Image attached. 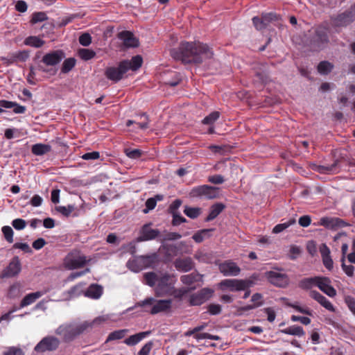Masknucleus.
Wrapping results in <instances>:
<instances>
[{
	"label": "nucleus",
	"instance_id": "e433bc0d",
	"mask_svg": "<svg viewBox=\"0 0 355 355\" xmlns=\"http://www.w3.org/2000/svg\"><path fill=\"white\" fill-rule=\"evenodd\" d=\"M76 60L74 58H70L66 59L62 65L61 72L63 73H67L69 72L75 66Z\"/></svg>",
	"mask_w": 355,
	"mask_h": 355
},
{
	"label": "nucleus",
	"instance_id": "a211bd4d",
	"mask_svg": "<svg viewBox=\"0 0 355 355\" xmlns=\"http://www.w3.org/2000/svg\"><path fill=\"white\" fill-rule=\"evenodd\" d=\"M354 21V15L352 12H345L338 15L333 19L335 26L344 27L350 24Z\"/></svg>",
	"mask_w": 355,
	"mask_h": 355
},
{
	"label": "nucleus",
	"instance_id": "6e6552de",
	"mask_svg": "<svg viewBox=\"0 0 355 355\" xmlns=\"http://www.w3.org/2000/svg\"><path fill=\"white\" fill-rule=\"evenodd\" d=\"M60 340L55 336H46L42 338L35 347L37 352H44L46 351H54L60 345Z\"/></svg>",
	"mask_w": 355,
	"mask_h": 355
},
{
	"label": "nucleus",
	"instance_id": "473e14b6",
	"mask_svg": "<svg viewBox=\"0 0 355 355\" xmlns=\"http://www.w3.org/2000/svg\"><path fill=\"white\" fill-rule=\"evenodd\" d=\"M225 206L221 203H217L214 205L210 209V212L207 216L206 220L210 221L216 218L220 213L223 210Z\"/></svg>",
	"mask_w": 355,
	"mask_h": 355
},
{
	"label": "nucleus",
	"instance_id": "5fc2aeb1",
	"mask_svg": "<svg viewBox=\"0 0 355 355\" xmlns=\"http://www.w3.org/2000/svg\"><path fill=\"white\" fill-rule=\"evenodd\" d=\"M79 42L84 46H89L92 42V37L89 33H83L79 37Z\"/></svg>",
	"mask_w": 355,
	"mask_h": 355
},
{
	"label": "nucleus",
	"instance_id": "2f4dec72",
	"mask_svg": "<svg viewBox=\"0 0 355 355\" xmlns=\"http://www.w3.org/2000/svg\"><path fill=\"white\" fill-rule=\"evenodd\" d=\"M24 43L26 46L40 48L45 44V41L41 40L37 36H29L25 39Z\"/></svg>",
	"mask_w": 355,
	"mask_h": 355
},
{
	"label": "nucleus",
	"instance_id": "393cba45",
	"mask_svg": "<svg viewBox=\"0 0 355 355\" xmlns=\"http://www.w3.org/2000/svg\"><path fill=\"white\" fill-rule=\"evenodd\" d=\"M337 166V162H335L331 165L322 166L315 164H312L311 168L313 171L318 172L322 174H329L335 172Z\"/></svg>",
	"mask_w": 355,
	"mask_h": 355
},
{
	"label": "nucleus",
	"instance_id": "0eeeda50",
	"mask_svg": "<svg viewBox=\"0 0 355 355\" xmlns=\"http://www.w3.org/2000/svg\"><path fill=\"white\" fill-rule=\"evenodd\" d=\"M219 189L209 185H201L193 187L189 196L192 198H204L206 199H214L218 197Z\"/></svg>",
	"mask_w": 355,
	"mask_h": 355
},
{
	"label": "nucleus",
	"instance_id": "f03ea898",
	"mask_svg": "<svg viewBox=\"0 0 355 355\" xmlns=\"http://www.w3.org/2000/svg\"><path fill=\"white\" fill-rule=\"evenodd\" d=\"M146 284L154 286L156 284L155 294L158 297L172 295L174 291V276L168 273L146 272L144 275Z\"/></svg>",
	"mask_w": 355,
	"mask_h": 355
},
{
	"label": "nucleus",
	"instance_id": "f8f14e48",
	"mask_svg": "<svg viewBox=\"0 0 355 355\" xmlns=\"http://www.w3.org/2000/svg\"><path fill=\"white\" fill-rule=\"evenodd\" d=\"M268 281L278 287H285L288 284L289 279L286 274L277 271H269L266 273Z\"/></svg>",
	"mask_w": 355,
	"mask_h": 355
},
{
	"label": "nucleus",
	"instance_id": "ea45409f",
	"mask_svg": "<svg viewBox=\"0 0 355 355\" xmlns=\"http://www.w3.org/2000/svg\"><path fill=\"white\" fill-rule=\"evenodd\" d=\"M184 213L191 218H196L200 214L201 209L186 206L184 209Z\"/></svg>",
	"mask_w": 355,
	"mask_h": 355
},
{
	"label": "nucleus",
	"instance_id": "052dcab7",
	"mask_svg": "<svg viewBox=\"0 0 355 355\" xmlns=\"http://www.w3.org/2000/svg\"><path fill=\"white\" fill-rule=\"evenodd\" d=\"M342 268L345 273L349 276L352 277L354 275V267L352 265H346L345 261L342 262Z\"/></svg>",
	"mask_w": 355,
	"mask_h": 355
},
{
	"label": "nucleus",
	"instance_id": "a878e982",
	"mask_svg": "<svg viewBox=\"0 0 355 355\" xmlns=\"http://www.w3.org/2000/svg\"><path fill=\"white\" fill-rule=\"evenodd\" d=\"M0 107H3L5 108H13V112L15 114H23L26 110L25 106L20 105L15 102L6 100L0 101Z\"/></svg>",
	"mask_w": 355,
	"mask_h": 355
},
{
	"label": "nucleus",
	"instance_id": "6ab92c4d",
	"mask_svg": "<svg viewBox=\"0 0 355 355\" xmlns=\"http://www.w3.org/2000/svg\"><path fill=\"white\" fill-rule=\"evenodd\" d=\"M320 252L321 254L322 263L325 268L329 270H331L334 266V262L331 257V252L327 245L324 243L320 246Z\"/></svg>",
	"mask_w": 355,
	"mask_h": 355
},
{
	"label": "nucleus",
	"instance_id": "4be33fe9",
	"mask_svg": "<svg viewBox=\"0 0 355 355\" xmlns=\"http://www.w3.org/2000/svg\"><path fill=\"white\" fill-rule=\"evenodd\" d=\"M150 334V331H149L139 332L138 334L129 336L128 338L124 340L123 343L128 346L136 345Z\"/></svg>",
	"mask_w": 355,
	"mask_h": 355
},
{
	"label": "nucleus",
	"instance_id": "4d7b16f0",
	"mask_svg": "<svg viewBox=\"0 0 355 355\" xmlns=\"http://www.w3.org/2000/svg\"><path fill=\"white\" fill-rule=\"evenodd\" d=\"M12 225L15 229L21 230L25 228L26 223L24 219L17 218L12 220Z\"/></svg>",
	"mask_w": 355,
	"mask_h": 355
},
{
	"label": "nucleus",
	"instance_id": "c85d7f7f",
	"mask_svg": "<svg viewBox=\"0 0 355 355\" xmlns=\"http://www.w3.org/2000/svg\"><path fill=\"white\" fill-rule=\"evenodd\" d=\"M280 331L284 334L297 336L300 337L305 335L303 328L297 325L288 327L284 329H282Z\"/></svg>",
	"mask_w": 355,
	"mask_h": 355
},
{
	"label": "nucleus",
	"instance_id": "8fccbe9b",
	"mask_svg": "<svg viewBox=\"0 0 355 355\" xmlns=\"http://www.w3.org/2000/svg\"><path fill=\"white\" fill-rule=\"evenodd\" d=\"M148 118L146 114H142L139 117V121L136 122L139 128L141 129H146L148 128Z\"/></svg>",
	"mask_w": 355,
	"mask_h": 355
},
{
	"label": "nucleus",
	"instance_id": "412c9836",
	"mask_svg": "<svg viewBox=\"0 0 355 355\" xmlns=\"http://www.w3.org/2000/svg\"><path fill=\"white\" fill-rule=\"evenodd\" d=\"M157 257V253H153L150 255L137 257V261L139 262V264L141 263L144 269L151 267L156 262Z\"/></svg>",
	"mask_w": 355,
	"mask_h": 355
},
{
	"label": "nucleus",
	"instance_id": "603ef678",
	"mask_svg": "<svg viewBox=\"0 0 355 355\" xmlns=\"http://www.w3.org/2000/svg\"><path fill=\"white\" fill-rule=\"evenodd\" d=\"M153 347V341L146 343L138 352V355H149Z\"/></svg>",
	"mask_w": 355,
	"mask_h": 355
},
{
	"label": "nucleus",
	"instance_id": "9b49d317",
	"mask_svg": "<svg viewBox=\"0 0 355 355\" xmlns=\"http://www.w3.org/2000/svg\"><path fill=\"white\" fill-rule=\"evenodd\" d=\"M214 291L211 288H204L190 297V304L193 306H198L208 300L213 295Z\"/></svg>",
	"mask_w": 355,
	"mask_h": 355
},
{
	"label": "nucleus",
	"instance_id": "c9c22d12",
	"mask_svg": "<svg viewBox=\"0 0 355 355\" xmlns=\"http://www.w3.org/2000/svg\"><path fill=\"white\" fill-rule=\"evenodd\" d=\"M334 68V65L328 61H322L318 65V71L320 74L327 75Z\"/></svg>",
	"mask_w": 355,
	"mask_h": 355
},
{
	"label": "nucleus",
	"instance_id": "aec40b11",
	"mask_svg": "<svg viewBox=\"0 0 355 355\" xmlns=\"http://www.w3.org/2000/svg\"><path fill=\"white\" fill-rule=\"evenodd\" d=\"M175 268L182 272H188L193 267V262L190 257L177 259L174 262Z\"/></svg>",
	"mask_w": 355,
	"mask_h": 355
},
{
	"label": "nucleus",
	"instance_id": "dca6fc26",
	"mask_svg": "<svg viewBox=\"0 0 355 355\" xmlns=\"http://www.w3.org/2000/svg\"><path fill=\"white\" fill-rule=\"evenodd\" d=\"M159 234L157 229H152L150 225H144L140 230V236L137 239V242L146 241L155 239Z\"/></svg>",
	"mask_w": 355,
	"mask_h": 355
},
{
	"label": "nucleus",
	"instance_id": "49530a36",
	"mask_svg": "<svg viewBox=\"0 0 355 355\" xmlns=\"http://www.w3.org/2000/svg\"><path fill=\"white\" fill-rule=\"evenodd\" d=\"M55 209L59 213L62 214L64 216H69L75 209L73 205L58 206L55 207Z\"/></svg>",
	"mask_w": 355,
	"mask_h": 355
},
{
	"label": "nucleus",
	"instance_id": "20e7f679",
	"mask_svg": "<svg viewBox=\"0 0 355 355\" xmlns=\"http://www.w3.org/2000/svg\"><path fill=\"white\" fill-rule=\"evenodd\" d=\"M171 304V300H161L155 301L153 297H148L143 301L137 302L135 306L144 307L145 311L149 312L151 314H156L169 309Z\"/></svg>",
	"mask_w": 355,
	"mask_h": 355
},
{
	"label": "nucleus",
	"instance_id": "423d86ee",
	"mask_svg": "<svg viewBox=\"0 0 355 355\" xmlns=\"http://www.w3.org/2000/svg\"><path fill=\"white\" fill-rule=\"evenodd\" d=\"M87 262L86 257L78 250L69 253L64 259V266L68 270H74L83 267Z\"/></svg>",
	"mask_w": 355,
	"mask_h": 355
},
{
	"label": "nucleus",
	"instance_id": "79ce46f5",
	"mask_svg": "<svg viewBox=\"0 0 355 355\" xmlns=\"http://www.w3.org/2000/svg\"><path fill=\"white\" fill-rule=\"evenodd\" d=\"M107 320V318L105 316H99L94 319L92 321H83V323L89 324V327H87V331L93 328L95 325H99L101 323L105 322Z\"/></svg>",
	"mask_w": 355,
	"mask_h": 355
},
{
	"label": "nucleus",
	"instance_id": "774afa93",
	"mask_svg": "<svg viewBox=\"0 0 355 355\" xmlns=\"http://www.w3.org/2000/svg\"><path fill=\"white\" fill-rule=\"evenodd\" d=\"M28 57H29L28 53L25 51L17 52V53H15L14 55L15 60H20L22 62L26 61Z\"/></svg>",
	"mask_w": 355,
	"mask_h": 355
},
{
	"label": "nucleus",
	"instance_id": "7ed1b4c3",
	"mask_svg": "<svg viewBox=\"0 0 355 355\" xmlns=\"http://www.w3.org/2000/svg\"><path fill=\"white\" fill-rule=\"evenodd\" d=\"M89 324L81 322H67L60 325L55 331L64 342H71L81 334L87 331Z\"/></svg>",
	"mask_w": 355,
	"mask_h": 355
},
{
	"label": "nucleus",
	"instance_id": "a18cd8bd",
	"mask_svg": "<svg viewBox=\"0 0 355 355\" xmlns=\"http://www.w3.org/2000/svg\"><path fill=\"white\" fill-rule=\"evenodd\" d=\"M5 239L10 243L13 242V230L10 226H3L1 229Z\"/></svg>",
	"mask_w": 355,
	"mask_h": 355
},
{
	"label": "nucleus",
	"instance_id": "f704fd0d",
	"mask_svg": "<svg viewBox=\"0 0 355 355\" xmlns=\"http://www.w3.org/2000/svg\"><path fill=\"white\" fill-rule=\"evenodd\" d=\"M202 276L198 273H191L189 275H182L180 278L181 282L187 285H190L193 282L200 281Z\"/></svg>",
	"mask_w": 355,
	"mask_h": 355
},
{
	"label": "nucleus",
	"instance_id": "3c124183",
	"mask_svg": "<svg viewBox=\"0 0 355 355\" xmlns=\"http://www.w3.org/2000/svg\"><path fill=\"white\" fill-rule=\"evenodd\" d=\"M207 310H208V312L211 314V315H218L221 313V311H222V308H221V306L220 304H210L208 306H207Z\"/></svg>",
	"mask_w": 355,
	"mask_h": 355
},
{
	"label": "nucleus",
	"instance_id": "f257e3e1",
	"mask_svg": "<svg viewBox=\"0 0 355 355\" xmlns=\"http://www.w3.org/2000/svg\"><path fill=\"white\" fill-rule=\"evenodd\" d=\"M171 55L184 63L200 64L212 58L214 52L206 44L200 42H182L178 49H172Z\"/></svg>",
	"mask_w": 355,
	"mask_h": 355
},
{
	"label": "nucleus",
	"instance_id": "a19ab883",
	"mask_svg": "<svg viewBox=\"0 0 355 355\" xmlns=\"http://www.w3.org/2000/svg\"><path fill=\"white\" fill-rule=\"evenodd\" d=\"M124 153L127 157H128L130 159H138L142 155V152L139 149L131 148H125Z\"/></svg>",
	"mask_w": 355,
	"mask_h": 355
},
{
	"label": "nucleus",
	"instance_id": "72a5a7b5",
	"mask_svg": "<svg viewBox=\"0 0 355 355\" xmlns=\"http://www.w3.org/2000/svg\"><path fill=\"white\" fill-rule=\"evenodd\" d=\"M122 62H126L129 67H128V71L132 69L135 71L138 69L142 64V58L140 55L134 56L130 61L124 60Z\"/></svg>",
	"mask_w": 355,
	"mask_h": 355
},
{
	"label": "nucleus",
	"instance_id": "58836bf2",
	"mask_svg": "<svg viewBox=\"0 0 355 355\" xmlns=\"http://www.w3.org/2000/svg\"><path fill=\"white\" fill-rule=\"evenodd\" d=\"M295 223V218H291L288 221L280 223L277 225H275L272 230V232L274 234H279L282 232H283L284 230L290 227L291 225H293Z\"/></svg>",
	"mask_w": 355,
	"mask_h": 355
},
{
	"label": "nucleus",
	"instance_id": "f3484780",
	"mask_svg": "<svg viewBox=\"0 0 355 355\" xmlns=\"http://www.w3.org/2000/svg\"><path fill=\"white\" fill-rule=\"evenodd\" d=\"M118 37L123 41V44L127 48H135L139 46L138 40L130 31H122Z\"/></svg>",
	"mask_w": 355,
	"mask_h": 355
},
{
	"label": "nucleus",
	"instance_id": "09e8293b",
	"mask_svg": "<svg viewBox=\"0 0 355 355\" xmlns=\"http://www.w3.org/2000/svg\"><path fill=\"white\" fill-rule=\"evenodd\" d=\"M46 19H47L46 15L44 12H39L33 15L31 22L32 24H36L37 22L45 21Z\"/></svg>",
	"mask_w": 355,
	"mask_h": 355
},
{
	"label": "nucleus",
	"instance_id": "13d9d810",
	"mask_svg": "<svg viewBox=\"0 0 355 355\" xmlns=\"http://www.w3.org/2000/svg\"><path fill=\"white\" fill-rule=\"evenodd\" d=\"M253 24L257 30H261L266 26V24L263 18L254 17L252 19Z\"/></svg>",
	"mask_w": 355,
	"mask_h": 355
},
{
	"label": "nucleus",
	"instance_id": "c03bdc74",
	"mask_svg": "<svg viewBox=\"0 0 355 355\" xmlns=\"http://www.w3.org/2000/svg\"><path fill=\"white\" fill-rule=\"evenodd\" d=\"M219 116L220 113L218 112H213L203 119L202 123L204 124L211 125L219 118Z\"/></svg>",
	"mask_w": 355,
	"mask_h": 355
},
{
	"label": "nucleus",
	"instance_id": "0e129e2a",
	"mask_svg": "<svg viewBox=\"0 0 355 355\" xmlns=\"http://www.w3.org/2000/svg\"><path fill=\"white\" fill-rule=\"evenodd\" d=\"M173 221L172 223L173 225H179L180 224L186 222V219L180 216L179 214L173 213Z\"/></svg>",
	"mask_w": 355,
	"mask_h": 355
},
{
	"label": "nucleus",
	"instance_id": "bb28decb",
	"mask_svg": "<svg viewBox=\"0 0 355 355\" xmlns=\"http://www.w3.org/2000/svg\"><path fill=\"white\" fill-rule=\"evenodd\" d=\"M103 294V287L98 284H92L85 293V295L92 298L98 299Z\"/></svg>",
	"mask_w": 355,
	"mask_h": 355
},
{
	"label": "nucleus",
	"instance_id": "338daca9",
	"mask_svg": "<svg viewBox=\"0 0 355 355\" xmlns=\"http://www.w3.org/2000/svg\"><path fill=\"white\" fill-rule=\"evenodd\" d=\"M157 202L155 198H148L146 202V209L144 210V213H147L149 210L153 209L156 206Z\"/></svg>",
	"mask_w": 355,
	"mask_h": 355
},
{
	"label": "nucleus",
	"instance_id": "69168bd1",
	"mask_svg": "<svg viewBox=\"0 0 355 355\" xmlns=\"http://www.w3.org/2000/svg\"><path fill=\"white\" fill-rule=\"evenodd\" d=\"M207 232L208 230L199 231L194 234L192 238L196 243H201L204 240V234H205Z\"/></svg>",
	"mask_w": 355,
	"mask_h": 355
},
{
	"label": "nucleus",
	"instance_id": "1a4fd4ad",
	"mask_svg": "<svg viewBox=\"0 0 355 355\" xmlns=\"http://www.w3.org/2000/svg\"><path fill=\"white\" fill-rule=\"evenodd\" d=\"M128 64L126 62H120L117 67H107L105 71V76L110 80L118 82L123 78V75L128 71Z\"/></svg>",
	"mask_w": 355,
	"mask_h": 355
},
{
	"label": "nucleus",
	"instance_id": "37998d69",
	"mask_svg": "<svg viewBox=\"0 0 355 355\" xmlns=\"http://www.w3.org/2000/svg\"><path fill=\"white\" fill-rule=\"evenodd\" d=\"M127 267L130 270L135 272L143 270V267L142 266H141V263L139 264V263L137 261V257H135L132 260H129L127 262Z\"/></svg>",
	"mask_w": 355,
	"mask_h": 355
},
{
	"label": "nucleus",
	"instance_id": "6e6d98bb",
	"mask_svg": "<svg viewBox=\"0 0 355 355\" xmlns=\"http://www.w3.org/2000/svg\"><path fill=\"white\" fill-rule=\"evenodd\" d=\"M208 181L214 184H220L225 182V178L221 175H214L208 177Z\"/></svg>",
	"mask_w": 355,
	"mask_h": 355
},
{
	"label": "nucleus",
	"instance_id": "39448f33",
	"mask_svg": "<svg viewBox=\"0 0 355 355\" xmlns=\"http://www.w3.org/2000/svg\"><path fill=\"white\" fill-rule=\"evenodd\" d=\"M253 285V282L250 279H226L218 284V287L222 291L232 292L246 291Z\"/></svg>",
	"mask_w": 355,
	"mask_h": 355
},
{
	"label": "nucleus",
	"instance_id": "5701e85b",
	"mask_svg": "<svg viewBox=\"0 0 355 355\" xmlns=\"http://www.w3.org/2000/svg\"><path fill=\"white\" fill-rule=\"evenodd\" d=\"M320 224L327 228H334L338 226H344L345 223L338 218L323 217L320 219Z\"/></svg>",
	"mask_w": 355,
	"mask_h": 355
},
{
	"label": "nucleus",
	"instance_id": "864d4df0",
	"mask_svg": "<svg viewBox=\"0 0 355 355\" xmlns=\"http://www.w3.org/2000/svg\"><path fill=\"white\" fill-rule=\"evenodd\" d=\"M345 302L352 313L355 315V299L352 296L347 295L345 297Z\"/></svg>",
	"mask_w": 355,
	"mask_h": 355
},
{
	"label": "nucleus",
	"instance_id": "4468645a",
	"mask_svg": "<svg viewBox=\"0 0 355 355\" xmlns=\"http://www.w3.org/2000/svg\"><path fill=\"white\" fill-rule=\"evenodd\" d=\"M218 269L225 276H237L241 272L240 268L231 260L220 263Z\"/></svg>",
	"mask_w": 355,
	"mask_h": 355
},
{
	"label": "nucleus",
	"instance_id": "7c9ffc66",
	"mask_svg": "<svg viewBox=\"0 0 355 355\" xmlns=\"http://www.w3.org/2000/svg\"><path fill=\"white\" fill-rule=\"evenodd\" d=\"M51 150L50 145L44 144H37L32 146L31 151L35 155H43Z\"/></svg>",
	"mask_w": 355,
	"mask_h": 355
},
{
	"label": "nucleus",
	"instance_id": "ddd939ff",
	"mask_svg": "<svg viewBox=\"0 0 355 355\" xmlns=\"http://www.w3.org/2000/svg\"><path fill=\"white\" fill-rule=\"evenodd\" d=\"M64 58V53L62 51H53L45 54L42 59V62L46 66L53 67L59 64Z\"/></svg>",
	"mask_w": 355,
	"mask_h": 355
},
{
	"label": "nucleus",
	"instance_id": "cd10ccee",
	"mask_svg": "<svg viewBox=\"0 0 355 355\" xmlns=\"http://www.w3.org/2000/svg\"><path fill=\"white\" fill-rule=\"evenodd\" d=\"M128 333H129V329H123L114 331L108 335V336L105 340V343H109L110 341L122 339V338H125V336Z\"/></svg>",
	"mask_w": 355,
	"mask_h": 355
},
{
	"label": "nucleus",
	"instance_id": "e2e57ef3",
	"mask_svg": "<svg viewBox=\"0 0 355 355\" xmlns=\"http://www.w3.org/2000/svg\"><path fill=\"white\" fill-rule=\"evenodd\" d=\"M291 320L293 322L299 321L302 324H305V325H308L311 323V319L308 317L293 315L291 317Z\"/></svg>",
	"mask_w": 355,
	"mask_h": 355
},
{
	"label": "nucleus",
	"instance_id": "de8ad7c7",
	"mask_svg": "<svg viewBox=\"0 0 355 355\" xmlns=\"http://www.w3.org/2000/svg\"><path fill=\"white\" fill-rule=\"evenodd\" d=\"M321 306L324 307L326 309L335 312V308L331 302L328 300L324 296L322 295L320 300L318 302Z\"/></svg>",
	"mask_w": 355,
	"mask_h": 355
},
{
	"label": "nucleus",
	"instance_id": "9d476101",
	"mask_svg": "<svg viewBox=\"0 0 355 355\" xmlns=\"http://www.w3.org/2000/svg\"><path fill=\"white\" fill-rule=\"evenodd\" d=\"M21 263L18 257H14L8 266L0 274L1 278L12 277L17 275L21 271Z\"/></svg>",
	"mask_w": 355,
	"mask_h": 355
},
{
	"label": "nucleus",
	"instance_id": "680f3d73",
	"mask_svg": "<svg viewBox=\"0 0 355 355\" xmlns=\"http://www.w3.org/2000/svg\"><path fill=\"white\" fill-rule=\"evenodd\" d=\"M14 248L21 249L25 252L31 253L32 250L30 246L25 243H16L13 245Z\"/></svg>",
	"mask_w": 355,
	"mask_h": 355
},
{
	"label": "nucleus",
	"instance_id": "2eb2a0df",
	"mask_svg": "<svg viewBox=\"0 0 355 355\" xmlns=\"http://www.w3.org/2000/svg\"><path fill=\"white\" fill-rule=\"evenodd\" d=\"M331 280L328 277H318L317 282V286L320 291L324 293L326 295L331 297H334L336 295V291L331 285Z\"/></svg>",
	"mask_w": 355,
	"mask_h": 355
},
{
	"label": "nucleus",
	"instance_id": "bf43d9fd",
	"mask_svg": "<svg viewBox=\"0 0 355 355\" xmlns=\"http://www.w3.org/2000/svg\"><path fill=\"white\" fill-rule=\"evenodd\" d=\"M3 355H24V353L21 349L12 347L5 351Z\"/></svg>",
	"mask_w": 355,
	"mask_h": 355
},
{
	"label": "nucleus",
	"instance_id": "b1692460",
	"mask_svg": "<svg viewBox=\"0 0 355 355\" xmlns=\"http://www.w3.org/2000/svg\"><path fill=\"white\" fill-rule=\"evenodd\" d=\"M44 293H45L42 291H37L26 295L21 301L20 307L23 308L33 304Z\"/></svg>",
	"mask_w": 355,
	"mask_h": 355
},
{
	"label": "nucleus",
	"instance_id": "c756f323",
	"mask_svg": "<svg viewBox=\"0 0 355 355\" xmlns=\"http://www.w3.org/2000/svg\"><path fill=\"white\" fill-rule=\"evenodd\" d=\"M318 279V277L304 278L300 281L298 286L304 290L311 289L315 286H317Z\"/></svg>",
	"mask_w": 355,
	"mask_h": 355
},
{
	"label": "nucleus",
	"instance_id": "4c0bfd02",
	"mask_svg": "<svg viewBox=\"0 0 355 355\" xmlns=\"http://www.w3.org/2000/svg\"><path fill=\"white\" fill-rule=\"evenodd\" d=\"M78 55L83 60H89L95 57L96 53L92 49H81L78 51Z\"/></svg>",
	"mask_w": 355,
	"mask_h": 355
}]
</instances>
